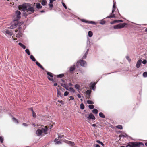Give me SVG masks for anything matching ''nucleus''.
Wrapping results in <instances>:
<instances>
[{
    "label": "nucleus",
    "mask_w": 147,
    "mask_h": 147,
    "mask_svg": "<svg viewBox=\"0 0 147 147\" xmlns=\"http://www.w3.org/2000/svg\"><path fill=\"white\" fill-rule=\"evenodd\" d=\"M143 76L144 77H147V72H144L143 74Z\"/></svg>",
    "instance_id": "37998d69"
},
{
    "label": "nucleus",
    "mask_w": 147,
    "mask_h": 147,
    "mask_svg": "<svg viewBox=\"0 0 147 147\" xmlns=\"http://www.w3.org/2000/svg\"><path fill=\"white\" fill-rule=\"evenodd\" d=\"M57 83H55L54 84V86H57Z\"/></svg>",
    "instance_id": "bf43d9fd"
},
{
    "label": "nucleus",
    "mask_w": 147,
    "mask_h": 147,
    "mask_svg": "<svg viewBox=\"0 0 147 147\" xmlns=\"http://www.w3.org/2000/svg\"><path fill=\"white\" fill-rule=\"evenodd\" d=\"M116 127L121 129H122L123 128L122 126L121 125H118L117 126H116Z\"/></svg>",
    "instance_id": "58836bf2"
},
{
    "label": "nucleus",
    "mask_w": 147,
    "mask_h": 147,
    "mask_svg": "<svg viewBox=\"0 0 147 147\" xmlns=\"http://www.w3.org/2000/svg\"><path fill=\"white\" fill-rule=\"evenodd\" d=\"M58 101L59 102V103H60L61 104H64V102L62 100H58Z\"/></svg>",
    "instance_id": "a18cd8bd"
},
{
    "label": "nucleus",
    "mask_w": 147,
    "mask_h": 147,
    "mask_svg": "<svg viewBox=\"0 0 147 147\" xmlns=\"http://www.w3.org/2000/svg\"><path fill=\"white\" fill-rule=\"evenodd\" d=\"M96 84V83L95 82H92L90 84V86L91 88L93 90H94L95 89L96 87L95 85Z\"/></svg>",
    "instance_id": "9d476101"
},
{
    "label": "nucleus",
    "mask_w": 147,
    "mask_h": 147,
    "mask_svg": "<svg viewBox=\"0 0 147 147\" xmlns=\"http://www.w3.org/2000/svg\"><path fill=\"white\" fill-rule=\"evenodd\" d=\"M142 60L141 59L139 60L137 62L136 64V67L137 68H139L141 64Z\"/></svg>",
    "instance_id": "9b49d317"
},
{
    "label": "nucleus",
    "mask_w": 147,
    "mask_h": 147,
    "mask_svg": "<svg viewBox=\"0 0 147 147\" xmlns=\"http://www.w3.org/2000/svg\"><path fill=\"white\" fill-rule=\"evenodd\" d=\"M111 18V16H108L107 18Z\"/></svg>",
    "instance_id": "0e129e2a"
},
{
    "label": "nucleus",
    "mask_w": 147,
    "mask_h": 147,
    "mask_svg": "<svg viewBox=\"0 0 147 147\" xmlns=\"http://www.w3.org/2000/svg\"><path fill=\"white\" fill-rule=\"evenodd\" d=\"M16 17L15 19L14 20V21H17L20 18V12L18 11H16Z\"/></svg>",
    "instance_id": "0eeeda50"
},
{
    "label": "nucleus",
    "mask_w": 147,
    "mask_h": 147,
    "mask_svg": "<svg viewBox=\"0 0 147 147\" xmlns=\"http://www.w3.org/2000/svg\"><path fill=\"white\" fill-rule=\"evenodd\" d=\"M18 31V30L17 29H16L15 30V32H17Z\"/></svg>",
    "instance_id": "338daca9"
},
{
    "label": "nucleus",
    "mask_w": 147,
    "mask_h": 147,
    "mask_svg": "<svg viewBox=\"0 0 147 147\" xmlns=\"http://www.w3.org/2000/svg\"><path fill=\"white\" fill-rule=\"evenodd\" d=\"M18 25V23L17 22L15 23L14 24H12L10 27V28L11 29H13L15 28Z\"/></svg>",
    "instance_id": "ddd939ff"
},
{
    "label": "nucleus",
    "mask_w": 147,
    "mask_h": 147,
    "mask_svg": "<svg viewBox=\"0 0 147 147\" xmlns=\"http://www.w3.org/2000/svg\"><path fill=\"white\" fill-rule=\"evenodd\" d=\"M47 1L46 0H42L41 1V4L43 5H45L47 4Z\"/></svg>",
    "instance_id": "6ab92c4d"
},
{
    "label": "nucleus",
    "mask_w": 147,
    "mask_h": 147,
    "mask_svg": "<svg viewBox=\"0 0 147 147\" xmlns=\"http://www.w3.org/2000/svg\"><path fill=\"white\" fill-rule=\"evenodd\" d=\"M30 58L33 61H35L36 60L35 58L32 55H30Z\"/></svg>",
    "instance_id": "bb28decb"
},
{
    "label": "nucleus",
    "mask_w": 147,
    "mask_h": 147,
    "mask_svg": "<svg viewBox=\"0 0 147 147\" xmlns=\"http://www.w3.org/2000/svg\"><path fill=\"white\" fill-rule=\"evenodd\" d=\"M88 107L89 109H92L94 108V106L92 105H89Z\"/></svg>",
    "instance_id": "e433bc0d"
},
{
    "label": "nucleus",
    "mask_w": 147,
    "mask_h": 147,
    "mask_svg": "<svg viewBox=\"0 0 147 147\" xmlns=\"http://www.w3.org/2000/svg\"><path fill=\"white\" fill-rule=\"evenodd\" d=\"M47 75L50 76L52 78L53 77V74L47 71Z\"/></svg>",
    "instance_id": "cd10ccee"
},
{
    "label": "nucleus",
    "mask_w": 147,
    "mask_h": 147,
    "mask_svg": "<svg viewBox=\"0 0 147 147\" xmlns=\"http://www.w3.org/2000/svg\"><path fill=\"white\" fill-rule=\"evenodd\" d=\"M19 34L20 36H22V34L21 32L20 33V32H19Z\"/></svg>",
    "instance_id": "680f3d73"
},
{
    "label": "nucleus",
    "mask_w": 147,
    "mask_h": 147,
    "mask_svg": "<svg viewBox=\"0 0 147 147\" xmlns=\"http://www.w3.org/2000/svg\"><path fill=\"white\" fill-rule=\"evenodd\" d=\"M75 65L71 66L69 68V71L71 72L75 70Z\"/></svg>",
    "instance_id": "f3484780"
},
{
    "label": "nucleus",
    "mask_w": 147,
    "mask_h": 147,
    "mask_svg": "<svg viewBox=\"0 0 147 147\" xmlns=\"http://www.w3.org/2000/svg\"><path fill=\"white\" fill-rule=\"evenodd\" d=\"M5 34H7L10 36L12 35V33L11 31H10L9 30L7 29H6L5 31Z\"/></svg>",
    "instance_id": "2eb2a0df"
},
{
    "label": "nucleus",
    "mask_w": 147,
    "mask_h": 147,
    "mask_svg": "<svg viewBox=\"0 0 147 147\" xmlns=\"http://www.w3.org/2000/svg\"><path fill=\"white\" fill-rule=\"evenodd\" d=\"M85 116L86 117H87L89 120L91 119H92L93 120H94L95 119L94 116L92 113L90 114L88 116H87L86 115H85Z\"/></svg>",
    "instance_id": "6e6552de"
},
{
    "label": "nucleus",
    "mask_w": 147,
    "mask_h": 147,
    "mask_svg": "<svg viewBox=\"0 0 147 147\" xmlns=\"http://www.w3.org/2000/svg\"><path fill=\"white\" fill-rule=\"evenodd\" d=\"M77 96L78 98H81V96L80 94H77Z\"/></svg>",
    "instance_id": "603ef678"
},
{
    "label": "nucleus",
    "mask_w": 147,
    "mask_h": 147,
    "mask_svg": "<svg viewBox=\"0 0 147 147\" xmlns=\"http://www.w3.org/2000/svg\"><path fill=\"white\" fill-rule=\"evenodd\" d=\"M32 115L33 117L34 118H35L36 117V113L34 111L33 109H32Z\"/></svg>",
    "instance_id": "c756f323"
},
{
    "label": "nucleus",
    "mask_w": 147,
    "mask_h": 147,
    "mask_svg": "<svg viewBox=\"0 0 147 147\" xmlns=\"http://www.w3.org/2000/svg\"><path fill=\"white\" fill-rule=\"evenodd\" d=\"M68 85L70 87H69L66 84H65V88L68 90L70 91L73 93H74L75 92L74 89L71 87L73 85L71 83H69L68 84Z\"/></svg>",
    "instance_id": "39448f33"
},
{
    "label": "nucleus",
    "mask_w": 147,
    "mask_h": 147,
    "mask_svg": "<svg viewBox=\"0 0 147 147\" xmlns=\"http://www.w3.org/2000/svg\"><path fill=\"white\" fill-rule=\"evenodd\" d=\"M88 49L87 50L86 52V53H85L84 55L82 57V58L83 59H84L86 58V56L88 53Z\"/></svg>",
    "instance_id": "a878e982"
},
{
    "label": "nucleus",
    "mask_w": 147,
    "mask_h": 147,
    "mask_svg": "<svg viewBox=\"0 0 147 147\" xmlns=\"http://www.w3.org/2000/svg\"><path fill=\"white\" fill-rule=\"evenodd\" d=\"M62 5L64 7V5H65L63 1H62Z\"/></svg>",
    "instance_id": "e2e57ef3"
},
{
    "label": "nucleus",
    "mask_w": 147,
    "mask_h": 147,
    "mask_svg": "<svg viewBox=\"0 0 147 147\" xmlns=\"http://www.w3.org/2000/svg\"><path fill=\"white\" fill-rule=\"evenodd\" d=\"M105 23V20H101L100 22V24L103 25Z\"/></svg>",
    "instance_id": "ea45409f"
},
{
    "label": "nucleus",
    "mask_w": 147,
    "mask_h": 147,
    "mask_svg": "<svg viewBox=\"0 0 147 147\" xmlns=\"http://www.w3.org/2000/svg\"><path fill=\"white\" fill-rule=\"evenodd\" d=\"M115 23H116V22H119L118 21V20H115Z\"/></svg>",
    "instance_id": "69168bd1"
},
{
    "label": "nucleus",
    "mask_w": 147,
    "mask_h": 147,
    "mask_svg": "<svg viewBox=\"0 0 147 147\" xmlns=\"http://www.w3.org/2000/svg\"><path fill=\"white\" fill-rule=\"evenodd\" d=\"M69 94V92H65V96H67Z\"/></svg>",
    "instance_id": "09e8293b"
},
{
    "label": "nucleus",
    "mask_w": 147,
    "mask_h": 147,
    "mask_svg": "<svg viewBox=\"0 0 147 147\" xmlns=\"http://www.w3.org/2000/svg\"><path fill=\"white\" fill-rule=\"evenodd\" d=\"M49 5L50 8H52L53 7V5L52 3L49 4Z\"/></svg>",
    "instance_id": "de8ad7c7"
},
{
    "label": "nucleus",
    "mask_w": 147,
    "mask_h": 147,
    "mask_svg": "<svg viewBox=\"0 0 147 147\" xmlns=\"http://www.w3.org/2000/svg\"><path fill=\"white\" fill-rule=\"evenodd\" d=\"M80 87V85L78 84H76L74 86L75 88L78 90H79Z\"/></svg>",
    "instance_id": "412c9836"
},
{
    "label": "nucleus",
    "mask_w": 147,
    "mask_h": 147,
    "mask_svg": "<svg viewBox=\"0 0 147 147\" xmlns=\"http://www.w3.org/2000/svg\"><path fill=\"white\" fill-rule=\"evenodd\" d=\"M69 98H70V99H71L72 100H74V97H73V96H70L69 97Z\"/></svg>",
    "instance_id": "4d7b16f0"
},
{
    "label": "nucleus",
    "mask_w": 147,
    "mask_h": 147,
    "mask_svg": "<svg viewBox=\"0 0 147 147\" xmlns=\"http://www.w3.org/2000/svg\"><path fill=\"white\" fill-rule=\"evenodd\" d=\"M118 21H119V22H123V21L122 20H118Z\"/></svg>",
    "instance_id": "13d9d810"
},
{
    "label": "nucleus",
    "mask_w": 147,
    "mask_h": 147,
    "mask_svg": "<svg viewBox=\"0 0 147 147\" xmlns=\"http://www.w3.org/2000/svg\"><path fill=\"white\" fill-rule=\"evenodd\" d=\"M94 146L95 147H100V146L97 144H95L94 145Z\"/></svg>",
    "instance_id": "6e6d98bb"
},
{
    "label": "nucleus",
    "mask_w": 147,
    "mask_h": 147,
    "mask_svg": "<svg viewBox=\"0 0 147 147\" xmlns=\"http://www.w3.org/2000/svg\"><path fill=\"white\" fill-rule=\"evenodd\" d=\"M32 5L29 3L23 4L19 5L18 7L19 10L22 9L24 11H30L32 13H33L34 11V8L31 6Z\"/></svg>",
    "instance_id": "f257e3e1"
},
{
    "label": "nucleus",
    "mask_w": 147,
    "mask_h": 147,
    "mask_svg": "<svg viewBox=\"0 0 147 147\" xmlns=\"http://www.w3.org/2000/svg\"><path fill=\"white\" fill-rule=\"evenodd\" d=\"M115 23V20H114V21L111 22V24H113Z\"/></svg>",
    "instance_id": "5fc2aeb1"
},
{
    "label": "nucleus",
    "mask_w": 147,
    "mask_h": 147,
    "mask_svg": "<svg viewBox=\"0 0 147 147\" xmlns=\"http://www.w3.org/2000/svg\"><path fill=\"white\" fill-rule=\"evenodd\" d=\"M65 143H67L72 146H73L74 144V142L65 140Z\"/></svg>",
    "instance_id": "a211bd4d"
},
{
    "label": "nucleus",
    "mask_w": 147,
    "mask_h": 147,
    "mask_svg": "<svg viewBox=\"0 0 147 147\" xmlns=\"http://www.w3.org/2000/svg\"><path fill=\"white\" fill-rule=\"evenodd\" d=\"M91 90H88L86 92V94L88 95H89L91 93Z\"/></svg>",
    "instance_id": "4c0bfd02"
},
{
    "label": "nucleus",
    "mask_w": 147,
    "mask_h": 147,
    "mask_svg": "<svg viewBox=\"0 0 147 147\" xmlns=\"http://www.w3.org/2000/svg\"><path fill=\"white\" fill-rule=\"evenodd\" d=\"M64 76V74H59L57 75V78H61L63 77Z\"/></svg>",
    "instance_id": "393cba45"
},
{
    "label": "nucleus",
    "mask_w": 147,
    "mask_h": 147,
    "mask_svg": "<svg viewBox=\"0 0 147 147\" xmlns=\"http://www.w3.org/2000/svg\"><path fill=\"white\" fill-rule=\"evenodd\" d=\"M87 102L88 104H93L94 103L92 101L89 100H87Z\"/></svg>",
    "instance_id": "72a5a7b5"
},
{
    "label": "nucleus",
    "mask_w": 147,
    "mask_h": 147,
    "mask_svg": "<svg viewBox=\"0 0 147 147\" xmlns=\"http://www.w3.org/2000/svg\"><path fill=\"white\" fill-rule=\"evenodd\" d=\"M36 6V8L38 9H40L42 7V6L39 3H37Z\"/></svg>",
    "instance_id": "b1692460"
},
{
    "label": "nucleus",
    "mask_w": 147,
    "mask_h": 147,
    "mask_svg": "<svg viewBox=\"0 0 147 147\" xmlns=\"http://www.w3.org/2000/svg\"><path fill=\"white\" fill-rule=\"evenodd\" d=\"M58 94H59V95L60 94V92L59 91H58Z\"/></svg>",
    "instance_id": "774afa93"
},
{
    "label": "nucleus",
    "mask_w": 147,
    "mask_h": 147,
    "mask_svg": "<svg viewBox=\"0 0 147 147\" xmlns=\"http://www.w3.org/2000/svg\"><path fill=\"white\" fill-rule=\"evenodd\" d=\"M141 145H144L141 142H130L126 146V147H139Z\"/></svg>",
    "instance_id": "f03ea898"
},
{
    "label": "nucleus",
    "mask_w": 147,
    "mask_h": 147,
    "mask_svg": "<svg viewBox=\"0 0 147 147\" xmlns=\"http://www.w3.org/2000/svg\"><path fill=\"white\" fill-rule=\"evenodd\" d=\"M47 78L50 80L52 81H53L54 82H56L55 78V79L54 80L53 78H51L50 77H48Z\"/></svg>",
    "instance_id": "473e14b6"
},
{
    "label": "nucleus",
    "mask_w": 147,
    "mask_h": 147,
    "mask_svg": "<svg viewBox=\"0 0 147 147\" xmlns=\"http://www.w3.org/2000/svg\"><path fill=\"white\" fill-rule=\"evenodd\" d=\"M63 137V136H59L58 138H56L54 140V142L55 144L59 145L61 143V138Z\"/></svg>",
    "instance_id": "20e7f679"
},
{
    "label": "nucleus",
    "mask_w": 147,
    "mask_h": 147,
    "mask_svg": "<svg viewBox=\"0 0 147 147\" xmlns=\"http://www.w3.org/2000/svg\"><path fill=\"white\" fill-rule=\"evenodd\" d=\"M88 35L89 37H91L92 36L93 33L91 31H89L88 32Z\"/></svg>",
    "instance_id": "c85d7f7f"
},
{
    "label": "nucleus",
    "mask_w": 147,
    "mask_h": 147,
    "mask_svg": "<svg viewBox=\"0 0 147 147\" xmlns=\"http://www.w3.org/2000/svg\"><path fill=\"white\" fill-rule=\"evenodd\" d=\"M22 125H23L25 126H28V125L25 123H24L22 124Z\"/></svg>",
    "instance_id": "8fccbe9b"
},
{
    "label": "nucleus",
    "mask_w": 147,
    "mask_h": 147,
    "mask_svg": "<svg viewBox=\"0 0 147 147\" xmlns=\"http://www.w3.org/2000/svg\"><path fill=\"white\" fill-rule=\"evenodd\" d=\"M0 140L1 143H3V138L2 136H0Z\"/></svg>",
    "instance_id": "a19ab883"
},
{
    "label": "nucleus",
    "mask_w": 147,
    "mask_h": 147,
    "mask_svg": "<svg viewBox=\"0 0 147 147\" xmlns=\"http://www.w3.org/2000/svg\"><path fill=\"white\" fill-rule=\"evenodd\" d=\"M96 142L97 143L101 144L102 145V146L104 145V144L102 142H101L99 140H97L96 141Z\"/></svg>",
    "instance_id": "79ce46f5"
},
{
    "label": "nucleus",
    "mask_w": 147,
    "mask_h": 147,
    "mask_svg": "<svg viewBox=\"0 0 147 147\" xmlns=\"http://www.w3.org/2000/svg\"><path fill=\"white\" fill-rule=\"evenodd\" d=\"M36 64L39 67L42 69V70H44V68L42 66V65L38 61H36Z\"/></svg>",
    "instance_id": "dca6fc26"
},
{
    "label": "nucleus",
    "mask_w": 147,
    "mask_h": 147,
    "mask_svg": "<svg viewBox=\"0 0 147 147\" xmlns=\"http://www.w3.org/2000/svg\"><path fill=\"white\" fill-rule=\"evenodd\" d=\"M80 64L81 66H85L86 65V61L83 60H80L78 61L76 63V65L77 67H79L78 65Z\"/></svg>",
    "instance_id": "423d86ee"
},
{
    "label": "nucleus",
    "mask_w": 147,
    "mask_h": 147,
    "mask_svg": "<svg viewBox=\"0 0 147 147\" xmlns=\"http://www.w3.org/2000/svg\"><path fill=\"white\" fill-rule=\"evenodd\" d=\"M36 134L39 136L42 134V131L41 129H38L37 130L36 132Z\"/></svg>",
    "instance_id": "4468645a"
},
{
    "label": "nucleus",
    "mask_w": 147,
    "mask_h": 147,
    "mask_svg": "<svg viewBox=\"0 0 147 147\" xmlns=\"http://www.w3.org/2000/svg\"><path fill=\"white\" fill-rule=\"evenodd\" d=\"M126 58L128 61L129 62H130L131 59H130L129 57L128 56H126Z\"/></svg>",
    "instance_id": "c03bdc74"
},
{
    "label": "nucleus",
    "mask_w": 147,
    "mask_h": 147,
    "mask_svg": "<svg viewBox=\"0 0 147 147\" xmlns=\"http://www.w3.org/2000/svg\"><path fill=\"white\" fill-rule=\"evenodd\" d=\"M26 52L29 55L30 54V51L28 49H27L25 50Z\"/></svg>",
    "instance_id": "c9c22d12"
},
{
    "label": "nucleus",
    "mask_w": 147,
    "mask_h": 147,
    "mask_svg": "<svg viewBox=\"0 0 147 147\" xmlns=\"http://www.w3.org/2000/svg\"><path fill=\"white\" fill-rule=\"evenodd\" d=\"M13 121L14 122H15L16 123H18L19 122L18 120L16 119L15 118L13 117L12 119Z\"/></svg>",
    "instance_id": "4be33fe9"
},
{
    "label": "nucleus",
    "mask_w": 147,
    "mask_h": 147,
    "mask_svg": "<svg viewBox=\"0 0 147 147\" xmlns=\"http://www.w3.org/2000/svg\"><path fill=\"white\" fill-rule=\"evenodd\" d=\"M48 126H45V128H42L41 130L42 131V133L44 132L45 134H46V132L47 131V129L48 128Z\"/></svg>",
    "instance_id": "f8f14e48"
},
{
    "label": "nucleus",
    "mask_w": 147,
    "mask_h": 147,
    "mask_svg": "<svg viewBox=\"0 0 147 147\" xmlns=\"http://www.w3.org/2000/svg\"><path fill=\"white\" fill-rule=\"evenodd\" d=\"M100 117L102 118H105V117L104 114L102 112H100L99 113Z\"/></svg>",
    "instance_id": "5701e85b"
},
{
    "label": "nucleus",
    "mask_w": 147,
    "mask_h": 147,
    "mask_svg": "<svg viewBox=\"0 0 147 147\" xmlns=\"http://www.w3.org/2000/svg\"><path fill=\"white\" fill-rule=\"evenodd\" d=\"M111 18H115L116 17L115 16V14H112V15L111 16Z\"/></svg>",
    "instance_id": "3c124183"
},
{
    "label": "nucleus",
    "mask_w": 147,
    "mask_h": 147,
    "mask_svg": "<svg viewBox=\"0 0 147 147\" xmlns=\"http://www.w3.org/2000/svg\"><path fill=\"white\" fill-rule=\"evenodd\" d=\"M19 45L20 46L22 47L24 49H25L26 48V46L22 44V43L20 42L18 43Z\"/></svg>",
    "instance_id": "aec40b11"
},
{
    "label": "nucleus",
    "mask_w": 147,
    "mask_h": 147,
    "mask_svg": "<svg viewBox=\"0 0 147 147\" xmlns=\"http://www.w3.org/2000/svg\"><path fill=\"white\" fill-rule=\"evenodd\" d=\"M142 62L143 64H145L147 63V61L146 60H144Z\"/></svg>",
    "instance_id": "49530a36"
},
{
    "label": "nucleus",
    "mask_w": 147,
    "mask_h": 147,
    "mask_svg": "<svg viewBox=\"0 0 147 147\" xmlns=\"http://www.w3.org/2000/svg\"><path fill=\"white\" fill-rule=\"evenodd\" d=\"M127 25V24L125 23H120L114 26L113 28L114 29H119L124 28L125 25Z\"/></svg>",
    "instance_id": "7ed1b4c3"
},
{
    "label": "nucleus",
    "mask_w": 147,
    "mask_h": 147,
    "mask_svg": "<svg viewBox=\"0 0 147 147\" xmlns=\"http://www.w3.org/2000/svg\"><path fill=\"white\" fill-rule=\"evenodd\" d=\"M80 108L82 109H84V106L83 104L82 103L80 105Z\"/></svg>",
    "instance_id": "f704fd0d"
},
{
    "label": "nucleus",
    "mask_w": 147,
    "mask_h": 147,
    "mask_svg": "<svg viewBox=\"0 0 147 147\" xmlns=\"http://www.w3.org/2000/svg\"><path fill=\"white\" fill-rule=\"evenodd\" d=\"M81 20L82 22H84L86 23H89V24H96V23L94 21H88L86 20L85 19H81Z\"/></svg>",
    "instance_id": "1a4fd4ad"
},
{
    "label": "nucleus",
    "mask_w": 147,
    "mask_h": 147,
    "mask_svg": "<svg viewBox=\"0 0 147 147\" xmlns=\"http://www.w3.org/2000/svg\"><path fill=\"white\" fill-rule=\"evenodd\" d=\"M92 126L93 127H95L96 126V125L95 124H94L92 125Z\"/></svg>",
    "instance_id": "052dcab7"
},
{
    "label": "nucleus",
    "mask_w": 147,
    "mask_h": 147,
    "mask_svg": "<svg viewBox=\"0 0 147 147\" xmlns=\"http://www.w3.org/2000/svg\"><path fill=\"white\" fill-rule=\"evenodd\" d=\"M55 0H50V3H52L54 1H55Z\"/></svg>",
    "instance_id": "864d4df0"
},
{
    "label": "nucleus",
    "mask_w": 147,
    "mask_h": 147,
    "mask_svg": "<svg viewBox=\"0 0 147 147\" xmlns=\"http://www.w3.org/2000/svg\"><path fill=\"white\" fill-rule=\"evenodd\" d=\"M115 7H116V6L115 5L114 3L113 6V9H112V13H113L114 12L115 9Z\"/></svg>",
    "instance_id": "2f4dec72"
},
{
    "label": "nucleus",
    "mask_w": 147,
    "mask_h": 147,
    "mask_svg": "<svg viewBox=\"0 0 147 147\" xmlns=\"http://www.w3.org/2000/svg\"><path fill=\"white\" fill-rule=\"evenodd\" d=\"M98 111V110L96 109H94L92 111V112L95 114H97Z\"/></svg>",
    "instance_id": "7c9ffc66"
}]
</instances>
